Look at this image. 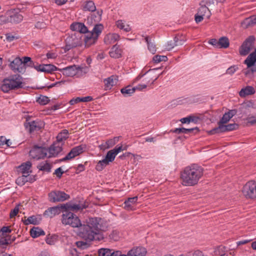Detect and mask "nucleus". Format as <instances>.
Wrapping results in <instances>:
<instances>
[{"mask_svg":"<svg viewBox=\"0 0 256 256\" xmlns=\"http://www.w3.org/2000/svg\"><path fill=\"white\" fill-rule=\"evenodd\" d=\"M22 78L18 74H15L3 80L1 90L4 92H8L12 90L22 86Z\"/></svg>","mask_w":256,"mask_h":256,"instance_id":"f03ea898","label":"nucleus"},{"mask_svg":"<svg viewBox=\"0 0 256 256\" xmlns=\"http://www.w3.org/2000/svg\"><path fill=\"white\" fill-rule=\"evenodd\" d=\"M80 102V97H76L72 98L69 102L70 105H74Z\"/></svg>","mask_w":256,"mask_h":256,"instance_id":"69168bd1","label":"nucleus"},{"mask_svg":"<svg viewBox=\"0 0 256 256\" xmlns=\"http://www.w3.org/2000/svg\"><path fill=\"white\" fill-rule=\"evenodd\" d=\"M134 87L132 88L130 86H128L121 89L120 92L124 96H131L135 92Z\"/></svg>","mask_w":256,"mask_h":256,"instance_id":"ea45409f","label":"nucleus"},{"mask_svg":"<svg viewBox=\"0 0 256 256\" xmlns=\"http://www.w3.org/2000/svg\"><path fill=\"white\" fill-rule=\"evenodd\" d=\"M9 66L14 72L22 73L25 72L24 64L22 62V60L19 57H16L11 61Z\"/></svg>","mask_w":256,"mask_h":256,"instance_id":"9b49d317","label":"nucleus"},{"mask_svg":"<svg viewBox=\"0 0 256 256\" xmlns=\"http://www.w3.org/2000/svg\"><path fill=\"white\" fill-rule=\"evenodd\" d=\"M58 70L66 76H76L80 77L86 74L88 72V68L86 66H80L74 64Z\"/></svg>","mask_w":256,"mask_h":256,"instance_id":"7ed1b4c3","label":"nucleus"},{"mask_svg":"<svg viewBox=\"0 0 256 256\" xmlns=\"http://www.w3.org/2000/svg\"><path fill=\"white\" fill-rule=\"evenodd\" d=\"M137 200V196L128 198L124 202V208L128 210H133V205L136 203Z\"/></svg>","mask_w":256,"mask_h":256,"instance_id":"72a5a7b5","label":"nucleus"},{"mask_svg":"<svg viewBox=\"0 0 256 256\" xmlns=\"http://www.w3.org/2000/svg\"><path fill=\"white\" fill-rule=\"evenodd\" d=\"M19 212V208L18 207L16 206L14 210H11L10 212V218H12L14 217L18 212Z\"/></svg>","mask_w":256,"mask_h":256,"instance_id":"e2e57ef3","label":"nucleus"},{"mask_svg":"<svg viewBox=\"0 0 256 256\" xmlns=\"http://www.w3.org/2000/svg\"><path fill=\"white\" fill-rule=\"evenodd\" d=\"M68 132L66 130H64L62 132H60L56 136L58 143L66 140L68 138Z\"/></svg>","mask_w":256,"mask_h":256,"instance_id":"37998d69","label":"nucleus"},{"mask_svg":"<svg viewBox=\"0 0 256 256\" xmlns=\"http://www.w3.org/2000/svg\"><path fill=\"white\" fill-rule=\"evenodd\" d=\"M240 24L244 28H247L256 24V15L252 16L245 18L242 22Z\"/></svg>","mask_w":256,"mask_h":256,"instance_id":"393cba45","label":"nucleus"},{"mask_svg":"<svg viewBox=\"0 0 256 256\" xmlns=\"http://www.w3.org/2000/svg\"><path fill=\"white\" fill-rule=\"evenodd\" d=\"M40 221V218H38L36 216H29L25 220L24 222L26 224H39Z\"/></svg>","mask_w":256,"mask_h":256,"instance_id":"a18cd8bd","label":"nucleus"},{"mask_svg":"<svg viewBox=\"0 0 256 256\" xmlns=\"http://www.w3.org/2000/svg\"><path fill=\"white\" fill-rule=\"evenodd\" d=\"M244 64L252 73L256 72V50L251 53L244 60Z\"/></svg>","mask_w":256,"mask_h":256,"instance_id":"f8f14e48","label":"nucleus"},{"mask_svg":"<svg viewBox=\"0 0 256 256\" xmlns=\"http://www.w3.org/2000/svg\"><path fill=\"white\" fill-rule=\"evenodd\" d=\"M192 131V128H176L173 130H171V132L176 134H188L189 132Z\"/></svg>","mask_w":256,"mask_h":256,"instance_id":"603ef678","label":"nucleus"},{"mask_svg":"<svg viewBox=\"0 0 256 256\" xmlns=\"http://www.w3.org/2000/svg\"><path fill=\"white\" fill-rule=\"evenodd\" d=\"M183 44V42L182 40H179L178 36H176L174 40L168 42L166 45V49L168 50H171L175 46L178 45H182Z\"/></svg>","mask_w":256,"mask_h":256,"instance_id":"7c9ffc66","label":"nucleus"},{"mask_svg":"<svg viewBox=\"0 0 256 256\" xmlns=\"http://www.w3.org/2000/svg\"><path fill=\"white\" fill-rule=\"evenodd\" d=\"M254 92L255 90L252 86H247L240 90L239 95L242 98H244L247 96L252 94Z\"/></svg>","mask_w":256,"mask_h":256,"instance_id":"473e14b6","label":"nucleus"},{"mask_svg":"<svg viewBox=\"0 0 256 256\" xmlns=\"http://www.w3.org/2000/svg\"><path fill=\"white\" fill-rule=\"evenodd\" d=\"M180 121L182 124H190L192 121V116L190 115L188 117L182 118Z\"/></svg>","mask_w":256,"mask_h":256,"instance_id":"bf43d9fd","label":"nucleus"},{"mask_svg":"<svg viewBox=\"0 0 256 256\" xmlns=\"http://www.w3.org/2000/svg\"><path fill=\"white\" fill-rule=\"evenodd\" d=\"M238 125L236 124H224L222 125V126H220V128L221 129V132H225L227 131L232 130H236L238 128Z\"/></svg>","mask_w":256,"mask_h":256,"instance_id":"a19ab883","label":"nucleus"},{"mask_svg":"<svg viewBox=\"0 0 256 256\" xmlns=\"http://www.w3.org/2000/svg\"><path fill=\"white\" fill-rule=\"evenodd\" d=\"M23 16L20 13H16L11 15L10 20L12 22L18 23L22 21Z\"/></svg>","mask_w":256,"mask_h":256,"instance_id":"79ce46f5","label":"nucleus"},{"mask_svg":"<svg viewBox=\"0 0 256 256\" xmlns=\"http://www.w3.org/2000/svg\"><path fill=\"white\" fill-rule=\"evenodd\" d=\"M218 128H213L212 130L208 131V134H214L216 133L220 132L221 129L220 128V125H218Z\"/></svg>","mask_w":256,"mask_h":256,"instance_id":"680f3d73","label":"nucleus"},{"mask_svg":"<svg viewBox=\"0 0 256 256\" xmlns=\"http://www.w3.org/2000/svg\"><path fill=\"white\" fill-rule=\"evenodd\" d=\"M145 40L147 43L148 50L152 54H154L156 51V48L154 40L148 36H146Z\"/></svg>","mask_w":256,"mask_h":256,"instance_id":"f704fd0d","label":"nucleus"},{"mask_svg":"<svg viewBox=\"0 0 256 256\" xmlns=\"http://www.w3.org/2000/svg\"><path fill=\"white\" fill-rule=\"evenodd\" d=\"M193 256H204V255L202 251L196 250L193 252Z\"/></svg>","mask_w":256,"mask_h":256,"instance_id":"774afa93","label":"nucleus"},{"mask_svg":"<svg viewBox=\"0 0 256 256\" xmlns=\"http://www.w3.org/2000/svg\"><path fill=\"white\" fill-rule=\"evenodd\" d=\"M67 208L70 210L74 211L82 210L83 208V206L80 204H72L68 206L66 208Z\"/></svg>","mask_w":256,"mask_h":256,"instance_id":"4d7b16f0","label":"nucleus"},{"mask_svg":"<svg viewBox=\"0 0 256 256\" xmlns=\"http://www.w3.org/2000/svg\"><path fill=\"white\" fill-rule=\"evenodd\" d=\"M168 58L165 56L156 55L152 58V61L156 64L161 62H166Z\"/></svg>","mask_w":256,"mask_h":256,"instance_id":"3c124183","label":"nucleus"},{"mask_svg":"<svg viewBox=\"0 0 256 256\" xmlns=\"http://www.w3.org/2000/svg\"><path fill=\"white\" fill-rule=\"evenodd\" d=\"M38 72L45 73H52L58 70L57 68L52 64H42L34 66Z\"/></svg>","mask_w":256,"mask_h":256,"instance_id":"aec40b11","label":"nucleus"},{"mask_svg":"<svg viewBox=\"0 0 256 256\" xmlns=\"http://www.w3.org/2000/svg\"><path fill=\"white\" fill-rule=\"evenodd\" d=\"M32 164L30 162H26L23 163L18 168V171L20 172L23 175L28 176L30 172H31L30 168Z\"/></svg>","mask_w":256,"mask_h":256,"instance_id":"cd10ccee","label":"nucleus"},{"mask_svg":"<svg viewBox=\"0 0 256 256\" xmlns=\"http://www.w3.org/2000/svg\"><path fill=\"white\" fill-rule=\"evenodd\" d=\"M206 116L202 114H195L193 116V123L200 124L205 120Z\"/></svg>","mask_w":256,"mask_h":256,"instance_id":"09e8293b","label":"nucleus"},{"mask_svg":"<svg viewBox=\"0 0 256 256\" xmlns=\"http://www.w3.org/2000/svg\"><path fill=\"white\" fill-rule=\"evenodd\" d=\"M241 192L247 200H256V181L251 180L246 182L243 186Z\"/></svg>","mask_w":256,"mask_h":256,"instance_id":"20e7f679","label":"nucleus"},{"mask_svg":"<svg viewBox=\"0 0 256 256\" xmlns=\"http://www.w3.org/2000/svg\"><path fill=\"white\" fill-rule=\"evenodd\" d=\"M116 25L118 28L126 32H128L131 30L130 25L124 20H120L116 21Z\"/></svg>","mask_w":256,"mask_h":256,"instance_id":"2f4dec72","label":"nucleus"},{"mask_svg":"<svg viewBox=\"0 0 256 256\" xmlns=\"http://www.w3.org/2000/svg\"><path fill=\"white\" fill-rule=\"evenodd\" d=\"M70 29L73 31L86 34L88 32L87 27L81 22H74L70 25Z\"/></svg>","mask_w":256,"mask_h":256,"instance_id":"a878e982","label":"nucleus"},{"mask_svg":"<svg viewBox=\"0 0 256 256\" xmlns=\"http://www.w3.org/2000/svg\"><path fill=\"white\" fill-rule=\"evenodd\" d=\"M11 232V230L8 226H3L0 231V236H3L4 233H10Z\"/></svg>","mask_w":256,"mask_h":256,"instance_id":"052dcab7","label":"nucleus"},{"mask_svg":"<svg viewBox=\"0 0 256 256\" xmlns=\"http://www.w3.org/2000/svg\"><path fill=\"white\" fill-rule=\"evenodd\" d=\"M30 236L34 238H38L41 236H44L45 234L44 232L38 227H34L30 230Z\"/></svg>","mask_w":256,"mask_h":256,"instance_id":"c9c22d12","label":"nucleus"},{"mask_svg":"<svg viewBox=\"0 0 256 256\" xmlns=\"http://www.w3.org/2000/svg\"><path fill=\"white\" fill-rule=\"evenodd\" d=\"M46 150L41 147H34L30 152V156L33 158L40 159L46 157Z\"/></svg>","mask_w":256,"mask_h":256,"instance_id":"4468645a","label":"nucleus"},{"mask_svg":"<svg viewBox=\"0 0 256 256\" xmlns=\"http://www.w3.org/2000/svg\"><path fill=\"white\" fill-rule=\"evenodd\" d=\"M118 79L116 76H112L104 80V90H110L114 86L117 84Z\"/></svg>","mask_w":256,"mask_h":256,"instance_id":"5701e85b","label":"nucleus"},{"mask_svg":"<svg viewBox=\"0 0 256 256\" xmlns=\"http://www.w3.org/2000/svg\"><path fill=\"white\" fill-rule=\"evenodd\" d=\"M122 50L118 46H114L109 52L111 58H118L122 56Z\"/></svg>","mask_w":256,"mask_h":256,"instance_id":"c85d7f7f","label":"nucleus"},{"mask_svg":"<svg viewBox=\"0 0 256 256\" xmlns=\"http://www.w3.org/2000/svg\"><path fill=\"white\" fill-rule=\"evenodd\" d=\"M25 126L30 132H32L39 130L42 127V123L38 120H33L26 122Z\"/></svg>","mask_w":256,"mask_h":256,"instance_id":"412c9836","label":"nucleus"},{"mask_svg":"<svg viewBox=\"0 0 256 256\" xmlns=\"http://www.w3.org/2000/svg\"><path fill=\"white\" fill-rule=\"evenodd\" d=\"M255 38L253 36H248L242 43L239 48V53L240 56H245L248 54L250 51L254 50Z\"/></svg>","mask_w":256,"mask_h":256,"instance_id":"423d86ee","label":"nucleus"},{"mask_svg":"<svg viewBox=\"0 0 256 256\" xmlns=\"http://www.w3.org/2000/svg\"><path fill=\"white\" fill-rule=\"evenodd\" d=\"M147 86V84H146L144 82H143L142 84H138V85H137L136 86L134 87V88L135 90H142L146 88Z\"/></svg>","mask_w":256,"mask_h":256,"instance_id":"0e129e2a","label":"nucleus"},{"mask_svg":"<svg viewBox=\"0 0 256 256\" xmlns=\"http://www.w3.org/2000/svg\"><path fill=\"white\" fill-rule=\"evenodd\" d=\"M192 170L190 166L186 168L181 174V178L182 180V184L184 186L192 185Z\"/></svg>","mask_w":256,"mask_h":256,"instance_id":"2eb2a0df","label":"nucleus"},{"mask_svg":"<svg viewBox=\"0 0 256 256\" xmlns=\"http://www.w3.org/2000/svg\"><path fill=\"white\" fill-rule=\"evenodd\" d=\"M65 41L66 44L65 48L68 50L80 44V39L77 38L76 34H72L68 36Z\"/></svg>","mask_w":256,"mask_h":256,"instance_id":"dca6fc26","label":"nucleus"},{"mask_svg":"<svg viewBox=\"0 0 256 256\" xmlns=\"http://www.w3.org/2000/svg\"><path fill=\"white\" fill-rule=\"evenodd\" d=\"M62 209H66V206L62 204H60V206L50 208L45 211L44 214L50 218H52L60 214L61 212Z\"/></svg>","mask_w":256,"mask_h":256,"instance_id":"6ab92c4d","label":"nucleus"},{"mask_svg":"<svg viewBox=\"0 0 256 256\" xmlns=\"http://www.w3.org/2000/svg\"><path fill=\"white\" fill-rule=\"evenodd\" d=\"M106 228L107 224L104 220L99 218H90L87 220L86 224H82L78 234L89 241L100 240L102 238L100 235V232L105 231Z\"/></svg>","mask_w":256,"mask_h":256,"instance_id":"f257e3e1","label":"nucleus"},{"mask_svg":"<svg viewBox=\"0 0 256 256\" xmlns=\"http://www.w3.org/2000/svg\"><path fill=\"white\" fill-rule=\"evenodd\" d=\"M159 68H154L152 70H150L146 74H144L143 76H138L134 80V82H136L140 80L142 77L144 76V78L142 80V82H144L147 86H150L152 84L154 81H156L158 78V76H152L154 72L158 70Z\"/></svg>","mask_w":256,"mask_h":256,"instance_id":"6e6552de","label":"nucleus"},{"mask_svg":"<svg viewBox=\"0 0 256 256\" xmlns=\"http://www.w3.org/2000/svg\"><path fill=\"white\" fill-rule=\"evenodd\" d=\"M204 174V169L196 164H193V185L198 184Z\"/></svg>","mask_w":256,"mask_h":256,"instance_id":"a211bd4d","label":"nucleus"},{"mask_svg":"<svg viewBox=\"0 0 256 256\" xmlns=\"http://www.w3.org/2000/svg\"><path fill=\"white\" fill-rule=\"evenodd\" d=\"M86 34L84 38L85 45L86 46L89 47L96 42L98 38L94 35V33L88 32Z\"/></svg>","mask_w":256,"mask_h":256,"instance_id":"bb28decb","label":"nucleus"},{"mask_svg":"<svg viewBox=\"0 0 256 256\" xmlns=\"http://www.w3.org/2000/svg\"><path fill=\"white\" fill-rule=\"evenodd\" d=\"M86 149V146L85 144H80L78 146H75L72 148L70 152L63 158L61 161H65L71 160L74 157L78 156L82 153Z\"/></svg>","mask_w":256,"mask_h":256,"instance_id":"9d476101","label":"nucleus"},{"mask_svg":"<svg viewBox=\"0 0 256 256\" xmlns=\"http://www.w3.org/2000/svg\"><path fill=\"white\" fill-rule=\"evenodd\" d=\"M83 9L86 11L94 12L96 10V6L92 1L88 0L84 2Z\"/></svg>","mask_w":256,"mask_h":256,"instance_id":"e433bc0d","label":"nucleus"},{"mask_svg":"<svg viewBox=\"0 0 256 256\" xmlns=\"http://www.w3.org/2000/svg\"><path fill=\"white\" fill-rule=\"evenodd\" d=\"M103 28L104 26L102 24H96L93 28L92 32H90L94 33V35L98 38L99 35L101 34Z\"/></svg>","mask_w":256,"mask_h":256,"instance_id":"c03bdc74","label":"nucleus"},{"mask_svg":"<svg viewBox=\"0 0 256 256\" xmlns=\"http://www.w3.org/2000/svg\"><path fill=\"white\" fill-rule=\"evenodd\" d=\"M49 200L52 202H63L69 198V196L64 192L54 190L48 194Z\"/></svg>","mask_w":256,"mask_h":256,"instance_id":"1a4fd4ad","label":"nucleus"},{"mask_svg":"<svg viewBox=\"0 0 256 256\" xmlns=\"http://www.w3.org/2000/svg\"><path fill=\"white\" fill-rule=\"evenodd\" d=\"M58 236L56 235L50 236H47L46 242L50 245H54L57 241Z\"/></svg>","mask_w":256,"mask_h":256,"instance_id":"864d4df0","label":"nucleus"},{"mask_svg":"<svg viewBox=\"0 0 256 256\" xmlns=\"http://www.w3.org/2000/svg\"><path fill=\"white\" fill-rule=\"evenodd\" d=\"M211 16L210 10L206 6H202L195 14L194 20L198 24L201 22L204 18L209 19Z\"/></svg>","mask_w":256,"mask_h":256,"instance_id":"0eeeda50","label":"nucleus"},{"mask_svg":"<svg viewBox=\"0 0 256 256\" xmlns=\"http://www.w3.org/2000/svg\"><path fill=\"white\" fill-rule=\"evenodd\" d=\"M37 102L42 105L46 104L49 102L50 99L48 97L44 96H40L38 99Z\"/></svg>","mask_w":256,"mask_h":256,"instance_id":"6e6d98bb","label":"nucleus"},{"mask_svg":"<svg viewBox=\"0 0 256 256\" xmlns=\"http://www.w3.org/2000/svg\"><path fill=\"white\" fill-rule=\"evenodd\" d=\"M120 36L116 33H110L106 34L104 38V42L106 44H114L119 40Z\"/></svg>","mask_w":256,"mask_h":256,"instance_id":"c756f323","label":"nucleus"},{"mask_svg":"<svg viewBox=\"0 0 256 256\" xmlns=\"http://www.w3.org/2000/svg\"><path fill=\"white\" fill-rule=\"evenodd\" d=\"M64 173L62 169L60 168H58L55 170L54 174L58 178H60Z\"/></svg>","mask_w":256,"mask_h":256,"instance_id":"338daca9","label":"nucleus"},{"mask_svg":"<svg viewBox=\"0 0 256 256\" xmlns=\"http://www.w3.org/2000/svg\"><path fill=\"white\" fill-rule=\"evenodd\" d=\"M236 113V111L235 110H229L228 112H226L224 115L221 120L218 122V125L222 126L227 124L229 120L232 118Z\"/></svg>","mask_w":256,"mask_h":256,"instance_id":"b1692460","label":"nucleus"},{"mask_svg":"<svg viewBox=\"0 0 256 256\" xmlns=\"http://www.w3.org/2000/svg\"><path fill=\"white\" fill-rule=\"evenodd\" d=\"M127 146L123 147L122 145H118L114 149L109 150L104 158L110 163L114 160L116 156L122 150H126Z\"/></svg>","mask_w":256,"mask_h":256,"instance_id":"ddd939ff","label":"nucleus"},{"mask_svg":"<svg viewBox=\"0 0 256 256\" xmlns=\"http://www.w3.org/2000/svg\"><path fill=\"white\" fill-rule=\"evenodd\" d=\"M51 167L52 165L47 162H42L38 166L40 170L48 172H50Z\"/></svg>","mask_w":256,"mask_h":256,"instance_id":"de8ad7c7","label":"nucleus"},{"mask_svg":"<svg viewBox=\"0 0 256 256\" xmlns=\"http://www.w3.org/2000/svg\"><path fill=\"white\" fill-rule=\"evenodd\" d=\"M28 176L23 175L22 176H19L16 180V183L18 185L22 186L25 184L26 182L28 181Z\"/></svg>","mask_w":256,"mask_h":256,"instance_id":"8fccbe9b","label":"nucleus"},{"mask_svg":"<svg viewBox=\"0 0 256 256\" xmlns=\"http://www.w3.org/2000/svg\"><path fill=\"white\" fill-rule=\"evenodd\" d=\"M110 238L114 241H118L120 238V234L117 230H113L109 235Z\"/></svg>","mask_w":256,"mask_h":256,"instance_id":"5fc2aeb1","label":"nucleus"},{"mask_svg":"<svg viewBox=\"0 0 256 256\" xmlns=\"http://www.w3.org/2000/svg\"><path fill=\"white\" fill-rule=\"evenodd\" d=\"M46 150V157L51 158L56 156L62 150V146L60 143L56 142L52 145Z\"/></svg>","mask_w":256,"mask_h":256,"instance_id":"f3484780","label":"nucleus"},{"mask_svg":"<svg viewBox=\"0 0 256 256\" xmlns=\"http://www.w3.org/2000/svg\"><path fill=\"white\" fill-rule=\"evenodd\" d=\"M247 122L250 125H256V115L248 116L246 118Z\"/></svg>","mask_w":256,"mask_h":256,"instance_id":"13d9d810","label":"nucleus"},{"mask_svg":"<svg viewBox=\"0 0 256 256\" xmlns=\"http://www.w3.org/2000/svg\"><path fill=\"white\" fill-rule=\"evenodd\" d=\"M146 253V251L145 248L136 247L129 250L126 255L122 254V256H145Z\"/></svg>","mask_w":256,"mask_h":256,"instance_id":"4be33fe9","label":"nucleus"},{"mask_svg":"<svg viewBox=\"0 0 256 256\" xmlns=\"http://www.w3.org/2000/svg\"><path fill=\"white\" fill-rule=\"evenodd\" d=\"M229 45V40L226 37H222L218 40V48H226Z\"/></svg>","mask_w":256,"mask_h":256,"instance_id":"4c0bfd02","label":"nucleus"},{"mask_svg":"<svg viewBox=\"0 0 256 256\" xmlns=\"http://www.w3.org/2000/svg\"><path fill=\"white\" fill-rule=\"evenodd\" d=\"M109 163L104 158L98 161L96 166V169L98 171L102 170Z\"/></svg>","mask_w":256,"mask_h":256,"instance_id":"49530a36","label":"nucleus"},{"mask_svg":"<svg viewBox=\"0 0 256 256\" xmlns=\"http://www.w3.org/2000/svg\"><path fill=\"white\" fill-rule=\"evenodd\" d=\"M62 222L64 225H70L73 228H80L82 224L79 218L73 213L65 210L62 218Z\"/></svg>","mask_w":256,"mask_h":256,"instance_id":"39448f33","label":"nucleus"},{"mask_svg":"<svg viewBox=\"0 0 256 256\" xmlns=\"http://www.w3.org/2000/svg\"><path fill=\"white\" fill-rule=\"evenodd\" d=\"M120 136H116L108 140L104 144L105 148L108 149L114 146L120 140Z\"/></svg>","mask_w":256,"mask_h":256,"instance_id":"58836bf2","label":"nucleus"}]
</instances>
